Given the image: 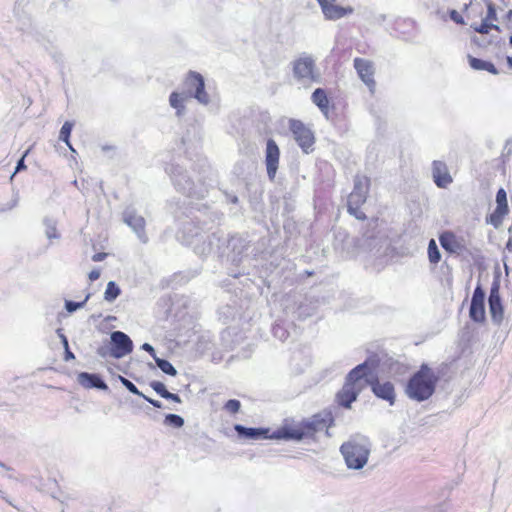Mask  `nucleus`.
I'll use <instances>...</instances> for the list:
<instances>
[{
	"instance_id": "obj_13",
	"label": "nucleus",
	"mask_w": 512,
	"mask_h": 512,
	"mask_svg": "<svg viewBox=\"0 0 512 512\" xmlns=\"http://www.w3.org/2000/svg\"><path fill=\"white\" fill-rule=\"evenodd\" d=\"M509 214V207L507 201V193L505 189L500 188L496 193V207L489 215L488 222L495 228H498L504 218Z\"/></svg>"
},
{
	"instance_id": "obj_18",
	"label": "nucleus",
	"mask_w": 512,
	"mask_h": 512,
	"mask_svg": "<svg viewBox=\"0 0 512 512\" xmlns=\"http://www.w3.org/2000/svg\"><path fill=\"white\" fill-rule=\"evenodd\" d=\"M322 13L327 20H338L353 13L354 9L351 6H339L335 1L330 0H317Z\"/></svg>"
},
{
	"instance_id": "obj_14",
	"label": "nucleus",
	"mask_w": 512,
	"mask_h": 512,
	"mask_svg": "<svg viewBox=\"0 0 512 512\" xmlns=\"http://www.w3.org/2000/svg\"><path fill=\"white\" fill-rule=\"evenodd\" d=\"M469 316L477 323H483L486 319L485 292L481 286H477L474 289L469 309Z\"/></svg>"
},
{
	"instance_id": "obj_23",
	"label": "nucleus",
	"mask_w": 512,
	"mask_h": 512,
	"mask_svg": "<svg viewBox=\"0 0 512 512\" xmlns=\"http://www.w3.org/2000/svg\"><path fill=\"white\" fill-rule=\"evenodd\" d=\"M496 19V9L492 3H489L485 17L480 23H472L471 28L480 34H488L492 29L499 30V27L492 23Z\"/></svg>"
},
{
	"instance_id": "obj_26",
	"label": "nucleus",
	"mask_w": 512,
	"mask_h": 512,
	"mask_svg": "<svg viewBox=\"0 0 512 512\" xmlns=\"http://www.w3.org/2000/svg\"><path fill=\"white\" fill-rule=\"evenodd\" d=\"M199 237H202V231L192 222L184 223L182 229L178 232V238L186 245L194 246Z\"/></svg>"
},
{
	"instance_id": "obj_3",
	"label": "nucleus",
	"mask_w": 512,
	"mask_h": 512,
	"mask_svg": "<svg viewBox=\"0 0 512 512\" xmlns=\"http://www.w3.org/2000/svg\"><path fill=\"white\" fill-rule=\"evenodd\" d=\"M332 425L333 419L321 414H314L310 418L290 425V450L297 448L296 444L301 442L310 446L316 442L318 433L328 434Z\"/></svg>"
},
{
	"instance_id": "obj_17",
	"label": "nucleus",
	"mask_w": 512,
	"mask_h": 512,
	"mask_svg": "<svg viewBox=\"0 0 512 512\" xmlns=\"http://www.w3.org/2000/svg\"><path fill=\"white\" fill-rule=\"evenodd\" d=\"M294 76L299 80L313 82L317 79L314 61L310 57H301L294 62Z\"/></svg>"
},
{
	"instance_id": "obj_38",
	"label": "nucleus",
	"mask_w": 512,
	"mask_h": 512,
	"mask_svg": "<svg viewBox=\"0 0 512 512\" xmlns=\"http://www.w3.org/2000/svg\"><path fill=\"white\" fill-rule=\"evenodd\" d=\"M240 408L241 403L237 399H230L224 405V409L232 414L238 413L240 411Z\"/></svg>"
},
{
	"instance_id": "obj_33",
	"label": "nucleus",
	"mask_w": 512,
	"mask_h": 512,
	"mask_svg": "<svg viewBox=\"0 0 512 512\" xmlns=\"http://www.w3.org/2000/svg\"><path fill=\"white\" fill-rule=\"evenodd\" d=\"M72 128H73V123L66 121L60 129L59 139L61 141L65 142L70 147V149L73 151L71 144L69 142Z\"/></svg>"
},
{
	"instance_id": "obj_41",
	"label": "nucleus",
	"mask_w": 512,
	"mask_h": 512,
	"mask_svg": "<svg viewBox=\"0 0 512 512\" xmlns=\"http://www.w3.org/2000/svg\"><path fill=\"white\" fill-rule=\"evenodd\" d=\"M450 18L457 24H464V19L463 17L461 16V14L459 12H457L456 10H451L450 13Z\"/></svg>"
},
{
	"instance_id": "obj_19",
	"label": "nucleus",
	"mask_w": 512,
	"mask_h": 512,
	"mask_svg": "<svg viewBox=\"0 0 512 512\" xmlns=\"http://www.w3.org/2000/svg\"><path fill=\"white\" fill-rule=\"evenodd\" d=\"M488 302L492 321L496 324H501L504 318V308L497 284L491 287Z\"/></svg>"
},
{
	"instance_id": "obj_42",
	"label": "nucleus",
	"mask_w": 512,
	"mask_h": 512,
	"mask_svg": "<svg viewBox=\"0 0 512 512\" xmlns=\"http://www.w3.org/2000/svg\"><path fill=\"white\" fill-rule=\"evenodd\" d=\"M141 349H142V350H144V351H146V352H148V353L153 357V359H154V360H155V357H157V356H156L155 349H154V347H153L151 344H149V343H144V344L141 346Z\"/></svg>"
},
{
	"instance_id": "obj_27",
	"label": "nucleus",
	"mask_w": 512,
	"mask_h": 512,
	"mask_svg": "<svg viewBox=\"0 0 512 512\" xmlns=\"http://www.w3.org/2000/svg\"><path fill=\"white\" fill-rule=\"evenodd\" d=\"M439 242L444 250L449 253L460 251L463 246L453 232L445 231L439 237Z\"/></svg>"
},
{
	"instance_id": "obj_12",
	"label": "nucleus",
	"mask_w": 512,
	"mask_h": 512,
	"mask_svg": "<svg viewBox=\"0 0 512 512\" xmlns=\"http://www.w3.org/2000/svg\"><path fill=\"white\" fill-rule=\"evenodd\" d=\"M123 221L136 233L141 242L146 243L148 241L145 233V219L137 214L132 206L124 210Z\"/></svg>"
},
{
	"instance_id": "obj_4",
	"label": "nucleus",
	"mask_w": 512,
	"mask_h": 512,
	"mask_svg": "<svg viewBox=\"0 0 512 512\" xmlns=\"http://www.w3.org/2000/svg\"><path fill=\"white\" fill-rule=\"evenodd\" d=\"M438 382V376L427 365L420 369L410 378L407 387V395L414 400L424 401L430 398Z\"/></svg>"
},
{
	"instance_id": "obj_37",
	"label": "nucleus",
	"mask_w": 512,
	"mask_h": 512,
	"mask_svg": "<svg viewBox=\"0 0 512 512\" xmlns=\"http://www.w3.org/2000/svg\"><path fill=\"white\" fill-rule=\"evenodd\" d=\"M273 335L278 338L281 342H285L288 338V331L283 325L276 324L273 327Z\"/></svg>"
},
{
	"instance_id": "obj_46",
	"label": "nucleus",
	"mask_w": 512,
	"mask_h": 512,
	"mask_svg": "<svg viewBox=\"0 0 512 512\" xmlns=\"http://www.w3.org/2000/svg\"><path fill=\"white\" fill-rule=\"evenodd\" d=\"M64 349H65V352H64V360L65 361L75 359V355L73 354V352H71L69 345L67 346V348H64Z\"/></svg>"
},
{
	"instance_id": "obj_25",
	"label": "nucleus",
	"mask_w": 512,
	"mask_h": 512,
	"mask_svg": "<svg viewBox=\"0 0 512 512\" xmlns=\"http://www.w3.org/2000/svg\"><path fill=\"white\" fill-rule=\"evenodd\" d=\"M432 176L435 184L439 188H446L453 181V178L448 171L447 165L442 161H434L432 163Z\"/></svg>"
},
{
	"instance_id": "obj_9",
	"label": "nucleus",
	"mask_w": 512,
	"mask_h": 512,
	"mask_svg": "<svg viewBox=\"0 0 512 512\" xmlns=\"http://www.w3.org/2000/svg\"><path fill=\"white\" fill-rule=\"evenodd\" d=\"M225 243L226 239H222L216 233H202V237L198 238V241L193 246V248L194 252L202 257H206L212 254L221 257L225 255Z\"/></svg>"
},
{
	"instance_id": "obj_16",
	"label": "nucleus",
	"mask_w": 512,
	"mask_h": 512,
	"mask_svg": "<svg viewBox=\"0 0 512 512\" xmlns=\"http://www.w3.org/2000/svg\"><path fill=\"white\" fill-rule=\"evenodd\" d=\"M224 249L225 251H230L228 257L231 262L238 265L241 263L244 253L248 249V242L240 236H232L229 239H226Z\"/></svg>"
},
{
	"instance_id": "obj_29",
	"label": "nucleus",
	"mask_w": 512,
	"mask_h": 512,
	"mask_svg": "<svg viewBox=\"0 0 512 512\" xmlns=\"http://www.w3.org/2000/svg\"><path fill=\"white\" fill-rule=\"evenodd\" d=\"M45 226V235L51 241L53 239H59L60 234L57 231L56 221L54 219L45 217L43 220Z\"/></svg>"
},
{
	"instance_id": "obj_22",
	"label": "nucleus",
	"mask_w": 512,
	"mask_h": 512,
	"mask_svg": "<svg viewBox=\"0 0 512 512\" xmlns=\"http://www.w3.org/2000/svg\"><path fill=\"white\" fill-rule=\"evenodd\" d=\"M311 100L326 118H329L334 112L335 105L331 102L325 89H315L311 95Z\"/></svg>"
},
{
	"instance_id": "obj_10",
	"label": "nucleus",
	"mask_w": 512,
	"mask_h": 512,
	"mask_svg": "<svg viewBox=\"0 0 512 512\" xmlns=\"http://www.w3.org/2000/svg\"><path fill=\"white\" fill-rule=\"evenodd\" d=\"M133 347V342L126 333L119 330L110 333L109 356L121 359L130 354Z\"/></svg>"
},
{
	"instance_id": "obj_48",
	"label": "nucleus",
	"mask_w": 512,
	"mask_h": 512,
	"mask_svg": "<svg viewBox=\"0 0 512 512\" xmlns=\"http://www.w3.org/2000/svg\"><path fill=\"white\" fill-rule=\"evenodd\" d=\"M88 277H89V279L91 281H95V280H97L100 277V271L99 270H92L89 273Z\"/></svg>"
},
{
	"instance_id": "obj_53",
	"label": "nucleus",
	"mask_w": 512,
	"mask_h": 512,
	"mask_svg": "<svg viewBox=\"0 0 512 512\" xmlns=\"http://www.w3.org/2000/svg\"><path fill=\"white\" fill-rule=\"evenodd\" d=\"M0 467L6 468L5 464L1 463V462H0Z\"/></svg>"
},
{
	"instance_id": "obj_40",
	"label": "nucleus",
	"mask_w": 512,
	"mask_h": 512,
	"mask_svg": "<svg viewBox=\"0 0 512 512\" xmlns=\"http://www.w3.org/2000/svg\"><path fill=\"white\" fill-rule=\"evenodd\" d=\"M29 150H26L25 153L22 155V157L17 161V164H16V167H15V170L11 176V178L18 172L22 171V170H25L26 169V165H25V157L26 155L28 154Z\"/></svg>"
},
{
	"instance_id": "obj_30",
	"label": "nucleus",
	"mask_w": 512,
	"mask_h": 512,
	"mask_svg": "<svg viewBox=\"0 0 512 512\" xmlns=\"http://www.w3.org/2000/svg\"><path fill=\"white\" fill-rule=\"evenodd\" d=\"M121 294V289L115 281H109L104 292V299L107 302L115 301Z\"/></svg>"
},
{
	"instance_id": "obj_52",
	"label": "nucleus",
	"mask_w": 512,
	"mask_h": 512,
	"mask_svg": "<svg viewBox=\"0 0 512 512\" xmlns=\"http://www.w3.org/2000/svg\"><path fill=\"white\" fill-rule=\"evenodd\" d=\"M507 61L509 66L512 67V57H508Z\"/></svg>"
},
{
	"instance_id": "obj_36",
	"label": "nucleus",
	"mask_w": 512,
	"mask_h": 512,
	"mask_svg": "<svg viewBox=\"0 0 512 512\" xmlns=\"http://www.w3.org/2000/svg\"><path fill=\"white\" fill-rule=\"evenodd\" d=\"M119 381L121 382V384L132 394L134 395H138L140 397H143L144 394L142 392L139 391V389L137 388V386L131 382L129 379L123 377V376H119Z\"/></svg>"
},
{
	"instance_id": "obj_21",
	"label": "nucleus",
	"mask_w": 512,
	"mask_h": 512,
	"mask_svg": "<svg viewBox=\"0 0 512 512\" xmlns=\"http://www.w3.org/2000/svg\"><path fill=\"white\" fill-rule=\"evenodd\" d=\"M279 148L273 139H268L266 144L265 163L267 168V175L270 180L275 178L278 163H279Z\"/></svg>"
},
{
	"instance_id": "obj_49",
	"label": "nucleus",
	"mask_w": 512,
	"mask_h": 512,
	"mask_svg": "<svg viewBox=\"0 0 512 512\" xmlns=\"http://www.w3.org/2000/svg\"><path fill=\"white\" fill-rule=\"evenodd\" d=\"M97 354L100 356V357H106L107 354H109V350H107L106 347H99L97 349Z\"/></svg>"
},
{
	"instance_id": "obj_7",
	"label": "nucleus",
	"mask_w": 512,
	"mask_h": 512,
	"mask_svg": "<svg viewBox=\"0 0 512 512\" xmlns=\"http://www.w3.org/2000/svg\"><path fill=\"white\" fill-rule=\"evenodd\" d=\"M370 187V180L368 177H357L354 183V188L348 196L347 209L348 212L358 220H365L366 215L361 210V206L367 200V194Z\"/></svg>"
},
{
	"instance_id": "obj_2",
	"label": "nucleus",
	"mask_w": 512,
	"mask_h": 512,
	"mask_svg": "<svg viewBox=\"0 0 512 512\" xmlns=\"http://www.w3.org/2000/svg\"><path fill=\"white\" fill-rule=\"evenodd\" d=\"M374 360L365 362L354 367L346 376L342 388L336 393L335 399L339 406L350 408L358 395L367 387L368 376L376 368Z\"/></svg>"
},
{
	"instance_id": "obj_39",
	"label": "nucleus",
	"mask_w": 512,
	"mask_h": 512,
	"mask_svg": "<svg viewBox=\"0 0 512 512\" xmlns=\"http://www.w3.org/2000/svg\"><path fill=\"white\" fill-rule=\"evenodd\" d=\"M150 387L162 398H164L165 394L168 393V390H167L165 384L160 381L150 382Z\"/></svg>"
},
{
	"instance_id": "obj_45",
	"label": "nucleus",
	"mask_w": 512,
	"mask_h": 512,
	"mask_svg": "<svg viewBox=\"0 0 512 512\" xmlns=\"http://www.w3.org/2000/svg\"><path fill=\"white\" fill-rule=\"evenodd\" d=\"M57 334H58V336H59V338H60V340H61V343H62L63 347H64V348H67V346L69 345V343H68V339H67V337L62 333V329H58V330H57Z\"/></svg>"
},
{
	"instance_id": "obj_54",
	"label": "nucleus",
	"mask_w": 512,
	"mask_h": 512,
	"mask_svg": "<svg viewBox=\"0 0 512 512\" xmlns=\"http://www.w3.org/2000/svg\"><path fill=\"white\" fill-rule=\"evenodd\" d=\"M510 44H512V36L510 37Z\"/></svg>"
},
{
	"instance_id": "obj_35",
	"label": "nucleus",
	"mask_w": 512,
	"mask_h": 512,
	"mask_svg": "<svg viewBox=\"0 0 512 512\" xmlns=\"http://www.w3.org/2000/svg\"><path fill=\"white\" fill-rule=\"evenodd\" d=\"M91 294L88 293L85 297V299L81 302H75V301H72V300H66L65 301V309L67 310V312L69 313H73V312H76L78 309L82 308L85 303L89 300Z\"/></svg>"
},
{
	"instance_id": "obj_47",
	"label": "nucleus",
	"mask_w": 512,
	"mask_h": 512,
	"mask_svg": "<svg viewBox=\"0 0 512 512\" xmlns=\"http://www.w3.org/2000/svg\"><path fill=\"white\" fill-rule=\"evenodd\" d=\"M107 256V253H104V252H100V253H96L92 256V260L94 262H100V261H103Z\"/></svg>"
},
{
	"instance_id": "obj_1",
	"label": "nucleus",
	"mask_w": 512,
	"mask_h": 512,
	"mask_svg": "<svg viewBox=\"0 0 512 512\" xmlns=\"http://www.w3.org/2000/svg\"><path fill=\"white\" fill-rule=\"evenodd\" d=\"M183 86V91H173L169 96V104L175 109L177 117L185 115V103L191 98L204 106L210 104L211 98L206 91L205 79L200 73L190 70L184 78Z\"/></svg>"
},
{
	"instance_id": "obj_5",
	"label": "nucleus",
	"mask_w": 512,
	"mask_h": 512,
	"mask_svg": "<svg viewBox=\"0 0 512 512\" xmlns=\"http://www.w3.org/2000/svg\"><path fill=\"white\" fill-rule=\"evenodd\" d=\"M166 172L170 175L174 187L180 193L188 197H204V189L195 184V182L190 177V175L188 174L187 170L184 167L178 164H172L166 168Z\"/></svg>"
},
{
	"instance_id": "obj_6",
	"label": "nucleus",
	"mask_w": 512,
	"mask_h": 512,
	"mask_svg": "<svg viewBox=\"0 0 512 512\" xmlns=\"http://www.w3.org/2000/svg\"><path fill=\"white\" fill-rule=\"evenodd\" d=\"M234 430L237 436L246 440H259V439H284L288 440V424L286 421L276 431L271 432L270 428L265 427H246L242 424H235Z\"/></svg>"
},
{
	"instance_id": "obj_44",
	"label": "nucleus",
	"mask_w": 512,
	"mask_h": 512,
	"mask_svg": "<svg viewBox=\"0 0 512 512\" xmlns=\"http://www.w3.org/2000/svg\"><path fill=\"white\" fill-rule=\"evenodd\" d=\"M142 398H144L147 402H149L155 408H159V409L163 408V404L158 400L152 399L146 395H144Z\"/></svg>"
},
{
	"instance_id": "obj_28",
	"label": "nucleus",
	"mask_w": 512,
	"mask_h": 512,
	"mask_svg": "<svg viewBox=\"0 0 512 512\" xmlns=\"http://www.w3.org/2000/svg\"><path fill=\"white\" fill-rule=\"evenodd\" d=\"M468 61H469L470 66L474 70H485L491 74H498V70L496 69L494 64L491 62L484 61V60L475 58L473 56H469Z\"/></svg>"
},
{
	"instance_id": "obj_43",
	"label": "nucleus",
	"mask_w": 512,
	"mask_h": 512,
	"mask_svg": "<svg viewBox=\"0 0 512 512\" xmlns=\"http://www.w3.org/2000/svg\"><path fill=\"white\" fill-rule=\"evenodd\" d=\"M164 399L170 400V401H173V402H176V403H181L182 402V400H181V398H180V396L178 394L171 393L169 391H168L167 394H165Z\"/></svg>"
},
{
	"instance_id": "obj_11",
	"label": "nucleus",
	"mask_w": 512,
	"mask_h": 512,
	"mask_svg": "<svg viewBox=\"0 0 512 512\" xmlns=\"http://www.w3.org/2000/svg\"><path fill=\"white\" fill-rule=\"evenodd\" d=\"M290 131L297 144L302 148L305 153L312 151L315 143V136L312 130L297 120H290Z\"/></svg>"
},
{
	"instance_id": "obj_24",
	"label": "nucleus",
	"mask_w": 512,
	"mask_h": 512,
	"mask_svg": "<svg viewBox=\"0 0 512 512\" xmlns=\"http://www.w3.org/2000/svg\"><path fill=\"white\" fill-rule=\"evenodd\" d=\"M77 381L86 389H98L102 391L109 389L103 378L96 373L80 372L77 376Z\"/></svg>"
},
{
	"instance_id": "obj_50",
	"label": "nucleus",
	"mask_w": 512,
	"mask_h": 512,
	"mask_svg": "<svg viewBox=\"0 0 512 512\" xmlns=\"http://www.w3.org/2000/svg\"><path fill=\"white\" fill-rule=\"evenodd\" d=\"M475 11L477 14H479L480 16L483 15V8L479 5H474L471 7V12Z\"/></svg>"
},
{
	"instance_id": "obj_51",
	"label": "nucleus",
	"mask_w": 512,
	"mask_h": 512,
	"mask_svg": "<svg viewBox=\"0 0 512 512\" xmlns=\"http://www.w3.org/2000/svg\"><path fill=\"white\" fill-rule=\"evenodd\" d=\"M231 202L232 203H237L238 202V198L236 196H234L232 199H231Z\"/></svg>"
},
{
	"instance_id": "obj_20",
	"label": "nucleus",
	"mask_w": 512,
	"mask_h": 512,
	"mask_svg": "<svg viewBox=\"0 0 512 512\" xmlns=\"http://www.w3.org/2000/svg\"><path fill=\"white\" fill-rule=\"evenodd\" d=\"M354 68L357 71L358 76L361 80L370 88L373 89L375 87L374 73L375 69L373 63L369 60L363 58H355L354 59Z\"/></svg>"
},
{
	"instance_id": "obj_31",
	"label": "nucleus",
	"mask_w": 512,
	"mask_h": 512,
	"mask_svg": "<svg viewBox=\"0 0 512 512\" xmlns=\"http://www.w3.org/2000/svg\"><path fill=\"white\" fill-rule=\"evenodd\" d=\"M428 259L431 264H438L441 260V253L437 247L436 241L431 239L428 243Z\"/></svg>"
},
{
	"instance_id": "obj_15",
	"label": "nucleus",
	"mask_w": 512,
	"mask_h": 512,
	"mask_svg": "<svg viewBox=\"0 0 512 512\" xmlns=\"http://www.w3.org/2000/svg\"><path fill=\"white\" fill-rule=\"evenodd\" d=\"M367 386H370L372 392L378 397L387 401L390 405L395 402V389L394 385L387 381L381 383L378 378L368 376Z\"/></svg>"
},
{
	"instance_id": "obj_34",
	"label": "nucleus",
	"mask_w": 512,
	"mask_h": 512,
	"mask_svg": "<svg viewBox=\"0 0 512 512\" xmlns=\"http://www.w3.org/2000/svg\"><path fill=\"white\" fill-rule=\"evenodd\" d=\"M164 424L173 428H181L184 425V419L177 414H167L164 419Z\"/></svg>"
},
{
	"instance_id": "obj_8",
	"label": "nucleus",
	"mask_w": 512,
	"mask_h": 512,
	"mask_svg": "<svg viewBox=\"0 0 512 512\" xmlns=\"http://www.w3.org/2000/svg\"><path fill=\"white\" fill-rule=\"evenodd\" d=\"M340 451L347 466L351 469H361L368 461V448L355 440H350L341 445Z\"/></svg>"
},
{
	"instance_id": "obj_32",
	"label": "nucleus",
	"mask_w": 512,
	"mask_h": 512,
	"mask_svg": "<svg viewBox=\"0 0 512 512\" xmlns=\"http://www.w3.org/2000/svg\"><path fill=\"white\" fill-rule=\"evenodd\" d=\"M155 363L157 367L165 374L169 376H176V368L166 359L155 357Z\"/></svg>"
}]
</instances>
